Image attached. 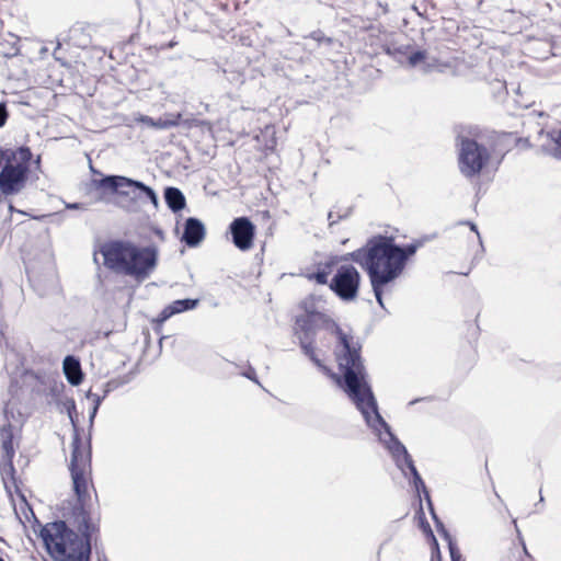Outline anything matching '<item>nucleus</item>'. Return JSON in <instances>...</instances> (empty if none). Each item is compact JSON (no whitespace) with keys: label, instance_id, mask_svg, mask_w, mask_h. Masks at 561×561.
I'll return each instance as SVG.
<instances>
[{"label":"nucleus","instance_id":"f257e3e1","mask_svg":"<svg viewBox=\"0 0 561 561\" xmlns=\"http://www.w3.org/2000/svg\"><path fill=\"white\" fill-rule=\"evenodd\" d=\"M300 313L295 318L294 334L306 356L317 366L322 367L314 348L318 329H323L337 337L336 360L341 378L337 383L362 413L366 424L379 437V440L391 454L397 467L407 477H413L416 492L424 493L428 508L437 520L430 493L417 472L414 462L404 445L392 434L390 426L380 415L376 399L367 380V371L360 356V344L350 334L343 332L339 324L325 313V300L320 296L310 295L298 306Z\"/></svg>","mask_w":561,"mask_h":561},{"label":"nucleus","instance_id":"f03ea898","mask_svg":"<svg viewBox=\"0 0 561 561\" xmlns=\"http://www.w3.org/2000/svg\"><path fill=\"white\" fill-rule=\"evenodd\" d=\"M76 520L77 531L64 520L47 523L42 527L39 536L53 561H90L91 541L99 526L83 510L78 513Z\"/></svg>","mask_w":561,"mask_h":561},{"label":"nucleus","instance_id":"7ed1b4c3","mask_svg":"<svg viewBox=\"0 0 561 561\" xmlns=\"http://www.w3.org/2000/svg\"><path fill=\"white\" fill-rule=\"evenodd\" d=\"M401 252V247L392 238L376 236L351 253L352 260L367 272L376 300L382 308L383 286L397 279L404 270Z\"/></svg>","mask_w":561,"mask_h":561},{"label":"nucleus","instance_id":"20e7f679","mask_svg":"<svg viewBox=\"0 0 561 561\" xmlns=\"http://www.w3.org/2000/svg\"><path fill=\"white\" fill-rule=\"evenodd\" d=\"M100 253L106 268L116 274L142 282L156 270L159 251L153 244L139 247L131 241H108L101 245Z\"/></svg>","mask_w":561,"mask_h":561},{"label":"nucleus","instance_id":"39448f33","mask_svg":"<svg viewBox=\"0 0 561 561\" xmlns=\"http://www.w3.org/2000/svg\"><path fill=\"white\" fill-rule=\"evenodd\" d=\"M32 158L27 147L18 149H0V191L14 194L21 191L26 181L28 164Z\"/></svg>","mask_w":561,"mask_h":561},{"label":"nucleus","instance_id":"423d86ee","mask_svg":"<svg viewBox=\"0 0 561 561\" xmlns=\"http://www.w3.org/2000/svg\"><path fill=\"white\" fill-rule=\"evenodd\" d=\"M93 185L96 190L102 191L98 198L100 202L107 201L105 196L106 192H110L111 194L116 193L123 196H127L133 193L136 199L140 202H145L147 199L154 206V208L159 205L158 195L150 186L126 176L107 175L101 180L93 181Z\"/></svg>","mask_w":561,"mask_h":561},{"label":"nucleus","instance_id":"0eeeda50","mask_svg":"<svg viewBox=\"0 0 561 561\" xmlns=\"http://www.w3.org/2000/svg\"><path fill=\"white\" fill-rule=\"evenodd\" d=\"M458 167L466 178H473L482 171L490 160V151L473 139L459 136L457 138Z\"/></svg>","mask_w":561,"mask_h":561},{"label":"nucleus","instance_id":"6e6552de","mask_svg":"<svg viewBox=\"0 0 561 561\" xmlns=\"http://www.w3.org/2000/svg\"><path fill=\"white\" fill-rule=\"evenodd\" d=\"M70 472L73 483V490L79 501L88 495L90 482V451L83 445L78 434L73 436L71 443Z\"/></svg>","mask_w":561,"mask_h":561},{"label":"nucleus","instance_id":"1a4fd4ad","mask_svg":"<svg viewBox=\"0 0 561 561\" xmlns=\"http://www.w3.org/2000/svg\"><path fill=\"white\" fill-rule=\"evenodd\" d=\"M360 274L353 265H342L329 283L330 289L343 301H352L358 295Z\"/></svg>","mask_w":561,"mask_h":561},{"label":"nucleus","instance_id":"9d476101","mask_svg":"<svg viewBox=\"0 0 561 561\" xmlns=\"http://www.w3.org/2000/svg\"><path fill=\"white\" fill-rule=\"evenodd\" d=\"M233 244L241 251L250 250L253 245L255 227L247 217L236 218L229 226Z\"/></svg>","mask_w":561,"mask_h":561},{"label":"nucleus","instance_id":"9b49d317","mask_svg":"<svg viewBox=\"0 0 561 561\" xmlns=\"http://www.w3.org/2000/svg\"><path fill=\"white\" fill-rule=\"evenodd\" d=\"M181 118L182 115L180 113H165L159 118H152L148 115L138 114L134 117V121L149 128L163 130L179 126Z\"/></svg>","mask_w":561,"mask_h":561},{"label":"nucleus","instance_id":"f8f14e48","mask_svg":"<svg viewBox=\"0 0 561 561\" xmlns=\"http://www.w3.org/2000/svg\"><path fill=\"white\" fill-rule=\"evenodd\" d=\"M205 234V226L199 219L193 217L186 219L182 240L188 247L198 245L204 240Z\"/></svg>","mask_w":561,"mask_h":561},{"label":"nucleus","instance_id":"ddd939ff","mask_svg":"<svg viewBox=\"0 0 561 561\" xmlns=\"http://www.w3.org/2000/svg\"><path fill=\"white\" fill-rule=\"evenodd\" d=\"M199 304L198 299H179L174 300L168 306H165L158 317L159 322H164L171 317L182 313L184 311L195 309Z\"/></svg>","mask_w":561,"mask_h":561},{"label":"nucleus","instance_id":"4468645a","mask_svg":"<svg viewBox=\"0 0 561 561\" xmlns=\"http://www.w3.org/2000/svg\"><path fill=\"white\" fill-rule=\"evenodd\" d=\"M64 373L69 383L73 386H78L82 381L80 363L73 356H67L64 359Z\"/></svg>","mask_w":561,"mask_h":561},{"label":"nucleus","instance_id":"2eb2a0df","mask_svg":"<svg viewBox=\"0 0 561 561\" xmlns=\"http://www.w3.org/2000/svg\"><path fill=\"white\" fill-rule=\"evenodd\" d=\"M164 199L168 207L174 213L185 207V196L176 187H167L164 191Z\"/></svg>","mask_w":561,"mask_h":561},{"label":"nucleus","instance_id":"dca6fc26","mask_svg":"<svg viewBox=\"0 0 561 561\" xmlns=\"http://www.w3.org/2000/svg\"><path fill=\"white\" fill-rule=\"evenodd\" d=\"M1 448L3 450V457H14V448H13V437L10 431L2 430L1 431Z\"/></svg>","mask_w":561,"mask_h":561},{"label":"nucleus","instance_id":"f3484780","mask_svg":"<svg viewBox=\"0 0 561 561\" xmlns=\"http://www.w3.org/2000/svg\"><path fill=\"white\" fill-rule=\"evenodd\" d=\"M0 472L3 479H13L15 472L13 457H3L0 463Z\"/></svg>","mask_w":561,"mask_h":561},{"label":"nucleus","instance_id":"a211bd4d","mask_svg":"<svg viewBox=\"0 0 561 561\" xmlns=\"http://www.w3.org/2000/svg\"><path fill=\"white\" fill-rule=\"evenodd\" d=\"M426 59V53L424 50H416L408 56V62L411 67H415Z\"/></svg>","mask_w":561,"mask_h":561},{"label":"nucleus","instance_id":"6ab92c4d","mask_svg":"<svg viewBox=\"0 0 561 561\" xmlns=\"http://www.w3.org/2000/svg\"><path fill=\"white\" fill-rule=\"evenodd\" d=\"M422 245L421 242H415L408 244L404 248H401V254L404 256V264L407 263L409 256L415 254L416 250Z\"/></svg>","mask_w":561,"mask_h":561},{"label":"nucleus","instance_id":"aec40b11","mask_svg":"<svg viewBox=\"0 0 561 561\" xmlns=\"http://www.w3.org/2000/svg\"><path fill=\"white\" fill-rule=\"evenodd\" d=\"M107 393V390L104 391L103 396H100L98 393H92L91 391L88 392V398H91L94 402V408H93V412H92V417L95 415L102 400L105 398Z\"/></svg>","mask_w":561,"mask_h":561},{"label":"nucleus","instance_id":"412c9836","mask_svg":"<svg viewBox=\"0 0 561 561\" xmlns=\"http://www.w3.org/2000/svg\"><path fill=\"white\" fill-rule=\"evenodd\" d=\"M307 277L308 279L314 280L320 285L329 284V278L325 276V273H320L316 271L314 273L308 274Z\"/></svg>","mask_w":561,"mask_h":561},{"label":"nucleus","instance_id":"4be33fe9","mask_svg":"<svg viewBox=\"0 0 561 561\" xmlns=\"http://www.w3.org/2000/svg\"><path fill=\"white\" fill-rule=\"evenodd\" d=\"M334 264H335V261L333 259H331L324 263H320L317 267V271L320 273H325V276L329 278V275L331 274L332 267L334 266Z\"/></svg>","mask_w":561,"mask_h":561},{"label":"nucleus","instance_id":"5701e85b","mask_svg":"<svg viewBox=\"0 0 561 561\" xmlns=\"http://www.w3.org/2000/svg\"><path fill=\"white\" fill-rule=\"evenodd\" d=\"M334 264H335V261L333 259H331L324 263H320L317 267V271L320 273H325V276L329 278V275L331 274L332 267L334 266Z\"/></svg>","mask_w":561,"mask_h":561},{"label":"nucleus","instance_id":"b1692460","mask_svg":"<svg viewBox=\"0 0 561 561\" xmlns=\"http://www.w3.org/2000/svg\"><path fill=\"white\" fill-rule=\"evenodd\" d=\"M449 552L451 561H461V554L457 547L449 540Z\"/></svg>","mask_w":561,"mask_h":561},{"label":"nucleus","instance_id":"393cba45","mask_svg":"<svg viewBox=\"0 0 561 561\" xmlns=\"http://www.w3.org/2000/svg\"><path fill=\"white\" fill-rule=\"evenodd\" d=\"M9 113L4 103H0V128L3 127L8 121Z\"/></svg>","mask_w":561,"mask_h":561},{"label":"nucleus","instance_id":"a878e982","mask_svg":"<svg viewBox=\"0 0 561 561\" xmlns=\"http://www.w3.org/2000/svg\"><path fill=\"white\" fill-rule=\"evenodd\" d=\"M342 217L343 216H341V215L335 216L334 211H330L328 215L329 225L332 226V225L336 224L340 219H342Z\"/></svg>","mask_w":561,"mask_h":561},{"label":"nucleus","instance_id":"bb28decb","mask_svg":"<svg viewBox=\"0 0 561 561\" xmlns=\"http://www.w3.org/2000/svg\"><path fill=\"white\" fill-rule=\"evenodd\" d=\"M244 376H245L247 378H249V379H251V380H253V381L257 382V380H256V378H255V371H254V369H253V368H250V369H249V371H247V373L244 374Z\"/></svg>","mask_w":561,"mask_h":561},{"label":"nucleus","instance_id":"cd10ccee","mask_svg":"<svg viewBox=\"0 0 561 561\" xmlns=\"http://www.w3.org/2000/svg\"><path fill=\"white\" fill-rule=\"evenodd\" d=\"M466 224L469 225L470 229L477 233L479 240L481 241V237H480V233L478 232L477 226L470 221H467Z\"/></svg>","mask_w":561,"mask_h":561},{"label":"nucleus","instance_id":"c85d7f7f","mask_svg":"<svg viewBox=\"0 0 561 561\" xmlns=\"http://www.w3.org/2000/svg\"><path fill=\"white\" fill-rule=\"evenodd\" d=\"M67 208H70V209H79V208H81V205H80V204H78V203L69 204V205H67Z\"/></svg>","mask_w":561,"mask_h":561},{"label":"nucleus","instance_id":"c756f323","mask_svg":"<svg viewBox=\"0 0 561 561\" xmlns=\"http://www.w3.org/2000/svg\"><path fill=\"white\" fill-rule=\"evenodd\" d=\"M313 38H314L316 41H320V37H319V36H317L316 34L313 35Z\"/></svg>","mask_w":561,"mask_h":561},{"label":"nucleus","instance_id":"7c9ffc66","mask_svg":"<svg viewBox=\"0 0 561 561\" xmlns=\"http://www.w3.org/2000/svg\"><path fill=\"white\" fill-rule=\"evenodd\" d=\"M539 502H540V503H541V502H543V496H542L541 494H540V500H539Z\"/></svg>","mask_w":561,"mask_h":561},{"label":"nucleus","instance_id":"2f4dec72","mask_svg":"<svg viewBox=\"0 0 561 561\" xmlns=\"http://www.w3.org/2000/svg\"><path fill=\"white\" fill-rule=\"evenodd\" d=\"M0 561H4L2 558H0Z\"/></svg>","mask_w":561,"mask_h":561}]
</instances>
